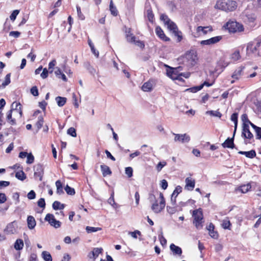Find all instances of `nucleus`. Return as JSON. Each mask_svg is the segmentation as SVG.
Wrapping results in <instances>:
<instances>
[{
	"label": "nucleus",
	"mask_w": 261,
	"mask_h": 261,
	"mask_svg": "<svg viewBox=\"0 0 261 261\" xmlns=\"http://www.w3.org/2000/svg\"><path fill=\"white\" fill-rule=\"evenodd\" d=\"M238 3L233 0H218L217 1L215 8L222 11L229 12L235 11L238 7Z\"/></svg>",
	"instance_id": "f257e3e1"
},
{
	"label": "nucleus",
	"mask_w": 261,
	"mask_h": 261,
	"mask_svg": "<svg viewBox=\"0 0 261 261\" xmlns=\"http://www.w3.org/2000/svg\"><path fill=\"white\" fill-rule=\"evenodd\" d=\"M246 51L247 54H254L258 56H261V38L247 44Z\"/></svg>",
	"instance_id": "f03ea898"
},
{
	"label": "nucleus",
	"mask_w": 261,
	"mask_h": 261,
	"mask_svg": "<svg viewBox=\"0 0 261 261\" xmlns=\"http://www.w3.org/2000/svg\"><path fill=\"white\" fill-rule=\"evenodd\" d=\"M184 63L188 66H194L197 62L198 57L196 52L194 50L187 51L182 57Z\"/></svg>",
	"instance_id": "7ed1b4c3"
},
{
	"label": "nucleus",
	"mask_w": 261,
	"mask_h": 261,
	"mask_svg": "<svg viewBox=\"0 0 261 261\" xmlns=\"http://www.w3.org/2000/svg\"><path fill=\"white\" fill-rule=\"evenodd\" d=\"M193 217H194L193 223L197 229H199L202 227L203 214L200 209H197L193 211Z\"/></svg>",
	"instance_id": "20e7f679"
},
{
	"label": "nucleus",
	"mask_w": 261,
	"mask_h": 261,
	"mask_svg": "<svg viewBox=\"0 0 261 261\" xmlns=\"http://www.w3.org/2000/svg\"><path fill=\"white\" fill-rule=\"evenodd\" d=\"M241 120L242 122V130H249L250 125L255 130H261V127L256 126L249 121L247 114H244L241 116Z\"/></svg>",
	"instance_id": "39448f33"
},
{
	"label": "nucleus",
	"mask_w": 261,
	"mask_h": 261,
	"mask_svg": "<svg viewBox=\"0 0 261 261\" xmlns=\"http://www.w3.org/2000/svg\"><path fill=\"white\" fill-rule=\"evenodd\" d=\"M226 26L227 29L230 32H241L244 31L243 25L237 21H228L227 22Z\"/></svg>",
	"instance_id": "423d86ee"
},
{
	"label": "nucleus",
	"mask_w": 261,
	"mask_h": 261,
	"mask_svg": "<svg viewBox=\"0 0 261 261\" xmlns=\"http://www.w3.org/2000/svg\"><path fill=\"white\" fill-rule=\"evenodd\" d=\"M160 201L159 204L156 200L154 203L152 204L151 209L155 213H159L161 212L165 206V200L164 198L163 194L162 193H160Z\"/></svg>",
	"instance_id": "0eeeda50"
},
{
	"label": "nucleus",
	"mask_w": 261,
	"mask_h": 261,
	"mask_svg": "<svg viewBox=\"0 0 261 261\" xmlns=\"http://www.w3.org/2000/svg\"><path fill=\"white\" fill-rule=\"evenodd\" d=\"M166 25H167V28L172 32L174 36L177 37V41L180 42L182 38L181 32L178 30L176 24L170 20Z\"/></svg>",
	"instance_id": "6e6552de"
},
{
	"label": "nucleus",
	"mask_w": 261,
	"mask_h": 261,
	"mask_svg": "<svg viewBox=\"0 0 261 261\" xmlns=\"http://www.w3.org/2000/svg\"><path fill=\"white\" fill-rule=\"evenodd\" d=\"M242 17L244 22L248 24L251 27H253L255 25V21L256 17L254 14L245 12Z\"/></svg>",
	"instance_id": "1a4fd4ad"
},
{
	"label": "nucleus",
	"mask_w": 261,
	"mask_h": 261,
	"mask_svg": "<svg viewBox=\"0 0 261 261\" xmlns=\"http://www.w3.org/2000/svg\"><path fill=\"white\" fill-rule=\"evenodd\" d=\"M181 70V67H178L177 68H172L169 70H168L167 74L169 77L173 80H180V75H182V73H179V72Z\"/></svg>",
	"instance_id": "9d476101"
},
{
	"label": "nucleus",
	"mask_w": 261,
	"mask_h": 261,
	"mask_svg": "<svg viewBox=\"0 0 261 261\" xmlns=\"http://www.w3.org/2000/svg\"><path fill=\"white\" fill-rule=\"evenodd\" d=\"M45 221L48 222L50 225L55 228H59L61 225V222L57 220L54 216L51 214H47L44 219Z\"/></svg>",
	"instance_id": "9b49d317"
},
{
	"label": "nucleus",
	"mask_w": 261,
	"mask_h": 261,
	"mask_svg": "<svg viewBox=\"0 0 261 261\" xmlns=\"http://www.w3.org/2000/svg\"><path fill=\"white\" fill-rule=\"evenodd\" d=\"M34 177L41 181L44 174V167L41 164H38L34 166Z\"/></svg>",
	"instance_id": "f8f14e48"
},
{
	"label": "nucleus",
	"mask_w": 261,
	"mask_h": 261,
	"mask_svg": "<svg viewBox=\"0 0 261 261\" xmlns=\"http://www.w3.org/2000/svg\"><path fill=\"white\" fill-rule=\"evenodd\" d=\"M173 135L175 136L174 141L175 142H179L182 143H188L190 140V136L186 134H176L173 133Z\"/></svg>",
	"instance_id": "ddd939ff"
},
{
	"label": "nucleus",
	"mask_w": 261,
	"mask_h": 261,
	"mask_svg": "<svg viewBox=\"0 0 261 261\" xmlns=\"http://www.w3.org/2000/svg\"><path fill=\"white\" fill-rule=\"evenodd\" d=\"M244 68V66H240L236 69L231 75V77L234 79L230 82L231 84L233 83L235 80H239L241 79L243 74Z\"/></svg>",
	"instance_id": "4468645a"
},
{
	"label": "nucleus",
	"mask_w": 261,
	"mask_h": 261,
	"mask_svg": "<svg viewBox=\"0 0 261 261\" xmlns=\"http://www.w3.org/2000/svg\"><path fill=\"white\" fill-rule=\"evenodd\" d=\"M222 39V36H218L212 37L210 39L202 40L200 42V44L203 45H212L219 42Z\"/></svg>",
	"instance_id": "2eb2a0df"
},
{
	"label": "nucleus",
	"mask_w": 261,
	"mask_h": 261,
	"mask_svg": "<svg viewBox=\"0 0 261 261\" xmlns=\"http://www.w3.org/2000/svg\"><path fill=\"white\" fill-rule=\"evenodd\" d=\"M17 222L14 221L7 225L5 231L8 234H14L17 232Z\"/></svg>",
	"instance_id": "dca6fc26"
},
{
	"label": "nucleus",
	"mask_w": 261,
	"mask_h": 261,
	"mask_svg": "<svg viewBox=\"0 0 261 261\" xmlns=\"http://www.w3.org/2000/svg\"><path fill=\"white\" fill-rule=\"evenodd\" d=\"M213 31V29L212 27L208 26V27H201L199 26L196 29L197 31V36H200L202 35H205L208 32H211Z\"/></svg>",
	"instance_id": "f3484780"
},
{
	"label": "nucleus",
	"mask_w": 261,
	"mask_h": 261,
	"mask_svg": "<svg viewBox=\"0 0 261 261\" xmlns=\"http://www.w3.org/2000/svg\"><path fill=\"white\" fill-rule=\"evenodd\" d=\"M236 132H233L232 138L228 137L222 144V146L223 148H233L234 144L233 143L234 137Z\"/></svg>",
	"instance_id": "a211bd4d"
},
{
	"label": "nucleus",
	"mask_w": 261,
	"mask_h": 261,
	"mask_svg": "<svg viewBox=\"0 0 261 261\" xmlns=\"http://www.w3.org/2000/svg\"><path fill=\"white\" fill-rule=\"evenodd\" d=\"M154 82L153 80H150L144 83L142 86V90L144 92H150L153 89Z\"/></svg>",
	"instance_id": "6ab92c4d"
},
{
	"label": "nucleus",
	"mask_w": 261,
	"mask_h": 261,
	"mask_svg": "<svg viewBox=\"0 0 261 261\" xmlns=\"http://www.w3.org/2000/svg\"><path fill=\"white\" fill-rule=\"evenodd\" d=\"M186 185L185 189L188 191H192L195 185V181L191 177H187L185 179Z\"/></svg>",
	"instance_id": "aec40b11"
},
{
	"label": "nucleus",
	"mask_w": 261,
	"mask_h": 261,
	"mask_svg": "<svg viewBox=\"0 0 261 261\" xmlns=\"http://www.w3.org/2000/svg\"><path fill=\"white\" fill-rule=\"evenodd\" d=\"M103 249L102 248H94L92 251L89 253L88 257L95 260L102 253Z\"/></svg>",
	"instance_id": "412c9836"
},
{
	"label": "nucleus",
	"mask_w": 261,
	"mask_h": 261,
	"mask_svg": "<svg viewBox=\"0 0 261 261\" xmlns=\"http://www.w3.org/2000/svg\"><path fill=\"white\" fill-rule=\"evenodd\" d=\"M11 110L13 113H19L20 116L22 115V111L21 110V105L19 102L16 101L13 102L11 105Z\"/></svg>",
	"instance_id": "4be33fe9"
},
{
	"label": "nucleus",
	"mask_w": 261,
	"mask_h": 261,
	"mask_svg": "<svg viewBox=\"0 0 261 261\" xmlns=\"http://www.w3.org/2000/svg\"><path fill=\"white\" fill-rule=\"evenodd\" d=\"M155 33L162 40L165 41H168L170 40L169 38L166 36L163 31L160 27H157L155 28Z\"/></svg>",
	"instance_id": "5701e85b"
},
{
	"label": "nucleus",
	"mask_w": 261,
	"mask_h": 261,
	"mask_svg": "<svg viewBox=\"0 0 261 261\" xmlns=\"http://www.w3.org/2000/svg\"><path fill=\"white\" fill-rule=\"evenodd\" d=\"M27 225L30 229H33L36 225V221L32 216H29L27 218Z\"/></svg>",
	"instance_id": "b1692460"
},
{
	"label": "nucleus",
	"mask_w": 261,
	"mask_h": 261,
	"mask_svg": "<svg viewBox=\"0 0 261 261\" xmlns=\"http://www.w3.org/2000/svg\"><path fill=\"white\" fill-rule=\"evenodd\" d=\"M170 249L172 251L174 255H180L182 253L181 249L179 247L176 246L174 244H171L170 245Z\"/></svg>",
	"instance_id": "393cba45"
},
{
	"label": "nucleus",
	"mask_w": 261,
	"mask_h": 261,
	"mask_svg": "<svg viewBox=\"0 0 261 261\" xmlns=\"http://www.w3.org/2000/svg\"><path fill=\"white\" fill-rule=\"evenodd\" d=\"M207 229L209 231V234L214 239H217L218 237V233L214 230V225L210 223L208 226Z\"/></svg>",
	"instance_id": "a878e982"
},
{
	"label": "nucleus",
	"mask_w": 261,
	"mask_h": 261,
	"mask_svg": "<svg viewBox=\"0 0 261 261\" xmlns=\"http://www.w3.org/2000/svg\"><path fill=\"white\" fill-rule=\"evenodd\" d=\"M100 168L102 172V175L105 177L107 175H110L112 174V172L110 168L106 165H101Z\"/></svg>",
	"instance_id": "bb28decb"
},
{
	"label": "nucleus",
	"mask_w": 261,
	"mask_h": 261,
	"mask_svg": "<svg viewBox=\"0 0 261 261\" xmlns=\"http://www.w3.org/2000/svg\"><path fill=\"white\" fill-rule=\"evenodd\" d=\"M240 154L245 155L247 158L252 159L256 156V152L254 150H251L249 151H240L238 152Z\"/></svg>",
	"instance_id": "cd10ccee"
},
{
	"label": "nucleus",
	"mask_w": 261,
	"mask_h": 261,
	"mask_svg": "<svg viewBox=\"0 0 261 261\" xmlns=\"http://www.w3.org/2000/svg\"><path fill=\"white\" fill-rule=\"evenodd\" d=\"M24 246L23 241L21 239H17L15 241L14 247L16 250H20L22 249Z\"/></svg>",
	"instance_id": "c85d7f7f"
},
{
	"label": "nucleus",
	"mask_w": 261,
	"mask_h": 261,
	"mask_svg": "<svg viewBox=\"0 0 261 261\" xmlns=\"http://www.w3.org/2000/svg\"><path fill=\"white\" fill-rule=\"evenodd\" d=\"M126 38L127 41L130 43L135 42L136 38L133 34L131 33L130 29H128V30L126 31Z\"/></svg>",
	"instance_id": "c756f323"
},
{
	"label": "nucleus",
	"mask_w": 261,
	"mask_h": 261,
	"mask_svg": "<svg viewBox=\"0 0 261 261\" xmlns=\"http://www.w3.org/2000/svg\"><path fill=\"white\" fill-rule=\"evenodd\" d=\"M13 113L12 111H9L7 113L6 119L8 123L11 125L15 124V119L12 117V114Z\"/></svg>",
	"instance_id": "7c9ffc66"
},
{
	"label": "nucleus",
	"mask_w": 261,
	"mask_h": 261,
	"mask_svg": "<svg viewBox=\"0 0 261 261\" xmlns=\"http://www.w3.org/2000/svg\"><path fill=\"white\" fill-rule=\"evenodd\" d=\"M66 98L58 96L56 98V101L59 107H63L66 102Z\"/></svg>",
	"instance_id": "2f4dec72"
},
{
	"label": "nucleus",
	"mask_w": 261,
	"mask_h": 261,
	"mask_svg": "<svg viewBox=\"0 0 261 261\" xmlns=\"http://www.w3.org/2000/svg\"><path fill=\"white\" fill-rule=\"evenodd\" d=\"M56 186L57 187V193L58 194L60 195L64 193L62 184L60 180H58L56 182Z\"/></svg>",
	"instance_id": "473e14b6"
},
{
	"label": "nucleus",
	"mask_w": 261,
	"mask_h": 261,
	"mask_svg": "<svg viewBox=\"0 0 261 261\" xmlns=\"http://www.w3.org/2000/svg\"><path fill=\"white\" fill-rule=\"evenodd\" d=\"M251 186L250 184L244 185L239 187V190L243 193H246L251 189Z\"/></svg>",
	"instance_id": "72a5a7b5"
},
{
	"label": "nucleus",
	"mask_w": 261,
	"mask_h": 261,
	"mask_svg": "<svg viewBox=\"0 0 261 261\" xmlns=\"http://www.w3.org/2000/svg\"><path fill=\"white\" fill-rule=\"evenodd\" d=\"M238 114L237 113H234L231 115V118H230L231 121L234 124V130H237V123H238Z\"/></svg>",
	"instance_id": "f704fd0d"
},
{
	"label": "nucleus",
	"mask_w": 261,
	"mask_h": 261,
	"mask_svg": "<svg viewBox=\"0 0 261 261\" xmlns=\"http://www.w3.org/2000/svg\"><path fill=\"white\" fill-rule=\"evenodd\" d=\"M43 122L44 121L43 117L42 116L38 117L37 121L35 124V127L36 129H40L42 128L43 127Z\"/></svg>",
	"instance_id": "c9c22d12"
},
{
	"label": "nucleus",
	"mask_w": 261,
	"mask_h": 261,
	"mask_svg": "<svg viewBox=\"0 0 261 261\" xmlns=\"http://www.w3.org/2000/svg\"><path fill=\"white\" fill-rule=\"evenodd\" d=\"M10 77H11V73H9L6 75V76L5 77V80L3 82L2 85L0 86V88L2 87L3 88H5L6 86L8 85L10 82Z\"/></svg>",
	"instance_id": "e433bc0d"
},
{
	"label": "nucleus",
	"mask_w": 261,
	"mask_h": 261,
	"mask_svg": "<svg viewBox=\"0 0 261 261\" xmlns=\"http://www.w3.org/2000/svg\"><path fill=\"white\" fill-rule=\"evenodd\" d=\"M53 208L55 210H63L64 208V205L63 204H61L60 202L58 201H55L53 203Z\"/></svg>",
	"instance_id": "4c0bfd02"
},
{
	"label": "nucleus",
	"mask_w": 261,
	"mask_h": 261,
	"mask_svg": "<svg viewBox=\"0 0 261 261\" xmlns=\"http://www.w3.org/2000/svg\"><path fill=\"white\" fill-rule=\"evenodd\" d=\"M15 177L20 180H23L26 178V175L23 171H18L15 173Z\"/></svg>",
	"instance_id": "58836bf2"
},
{
	"label": "nucleus",
	"mask_w": 261,
	"mask_h": 261,
	"mask_svg": "<svg viewBox=\"0 0 261 261\" xmlns=\"http://www.w3.org/2000/svg\"><path fill=\"white\" fill-rule=\"evenodd\" d=\"M42 256L45 261H52V257L50 254L46 251H44L42 253Z\"/></svg>",
	"instance_id": "ea45409f"
},
{
	"label": "nucleus",
	"mask_w": 261,
	"mask_h": 261,
	"mask_svg": "<svg viewBox=\"0 0 261 261\" xmlns=\"http://www.w3.org/2000/svg\"><path fill=\"white\" fill-rule=\"evenodd\" d=\"M110 10L111 11V14L114 16L117 15L118 11L115 7H114L112 0H111L110 3Z\"/></svg>",
	"instance_id": "a19ab883"
},
{
	"label": "nucleus",
	"mask_w": 261,
	"mask_h": 261,
	"mask_svg": "<svg viewBox=\"0 0 261 261\" xmlns=\"http://www.w3.org/2000/svg\"><path fill=\"white\" fill-rule=\"evenodd\" d=\"M86 230L87 233H90L92 232H95L99 230H101V228L87 226L86 227Z\"/></svg>",
	"instance_id": "79ce46f5"
},
{
	"label": "nucleus",
	"mask_w": 261,
	"mask_h": 261,
	"mask_svg": "<svg viewBox=\"0 0 261 261\" xmlns=\"http://www.w3.org/2000/svg\"><path fill=\"white\" fill-rule=\"evenodd\" d=\"M203 88V85H199L198 86L193 87L189 89H187L186 91H190L192 93H195L201 89H202Z\"/></svg>",
	"instance_id": "37998d69"
},
{
	"label": "nucleus",
	"mask_w": 261,
	"mask_h": 261,
	"mask_svg": "<svg viewBox=\"0 0 261 261\" xmlns=\"http://www.w3.org/2000/svg\"><path fill=\"white\" fill-rule=\"evenodd\" d=\"M146 15L148 20L152 22L153 20L154 15L151 9H148L146 10Z\"/></svg>",
	"instance_id": "c03bdc74"
},
{
	"label": "nucleus",
	"mask_w": 261,
	"mask_h": 261,
	"mask_svg": "<svg viewBox=\"0 0 261 261\" xmlns=\"http://www.w3.org/2000/svg\"><path fill=\"white\" fill-rule=\"evenodd\" d=\"M65 190L67 194L70 195H73L75 194V190L73 188H71L68 185L65 187Z\"/></svg>",
	"instance_id": "a18cd8bd"
},
{
	"label": "nucleus",
	"mask_w": 261,
	"mask_h": 261,
	"mask_svg": "<svg viewBox=\"0 0 261 261\" xmlns=\"http://www.w3.org/2000/svg\"><path fill=\"white\" fill-rule=\"evenodd\" d=\"M241 56L239 51H236L231 55V59L233 61H237L240 59Z\"/></svg>",
	"instance_id": "49530a36"
},
{
	"label": "nucleus",
	"mask_w": 261,
	"mask_h": 261,
	"mask_svg": "<svg viewBox=\"0 0 261 261\" xmlns=\"http://www.w3.org/2000/svg\"><path fill=\"white\" fill-rule=\"evenodd\" d=\"M206 113L211 116H214L219 118L221 116V114L217 111H207Z\"/></svg>",
	"instance_id": "de8ad7c7"
},
{
	"label": "nucleus",
	"mask_w": 261,
	"mask_h": 261,
	"mask_svg": "<svg viewBox=\"0 0 261 261\" xmlns=\"http://www.w3.org/2000/svg\"><path fill=\"white\" fill-rule=\"evenodd\" d=\"M222 227L224 229H230L229 226L230 225V222L229 220L228 219V218L224 219L223 221L222 224Z\"/></svg>",
	"instance_id": "09e8293b"
},
{
	"label": "nucleus",
	"mask_w": 261,
	"mask_h": 261,
	"mask_svg": "<svg viewBox=\"0 0 261 261\" xmlns=\"http://www.w3.org/2000/svg\"><path fill=\"white\" fill-rule=\"evenodd\" d=\"M182 192V188L181 186H177L175 190H174L173 193L172 195H173V196H175V197H176L177 196V195L180 193L181 192Z\"/></svg>",
	"instance_id": "8fccbe9b"
},
{
	"label": "nucleus",
	"mask_w": 261,
	"mask_h": 261,
	"mask_svg": "<svg viewBox=\"0 0 261 261\" xmlns=\"http://www.w3.org/2000/svg\"><path fill=\"white\" fill-rule=\"evenodd\" d=\"M242 136L248 139H251L253 137L251 132H242Z\"/></svg>",
	"instance_id": "3c124183"
},
{
	"label": "nucleus",
	"mask_w": 261,
	"mask_h": 261,
	"mask_svg": "<svg viewBox=\"0 0 261 261\" xmlns=\"http://www.w3.org/2000/svg\"><path fill=\"white\" fill-rule=\"evenodd\" d=\"M133 170L130 167H126L125 169V173L128 177H131L133 176Z\"/></svg>",
	"instance_id": "603ef678"
},
{
	"label": "nucleus",
	"mask_w": 261,
	"mask_h": 261,
	"mask_svg": "<svg viewBox=\"0 0 261 261\" xmlns=\"http://www.w3.org/2000/svg\"><path fill=\"white\" fill-rule=\"evenodd\" d=\"M27 163L28 164H32L34 161V157L31 153H28L27 155Z\"/></svg>",
	"instance_id": "864d4df0"
},
{
	"label": "nucleus",
	"mask_w": 261,
	"mask_h": 261,
	"mask_svg": "<svg viewBox=\"0 0 261 261\" xmlns=\"http://www.w3.org/2000/svg\"><path fill=\"white\" fill-rule=\"evenodd\" d=\"M160 18L162 21H163L165 25H166L167 23H169V22L170 21V19L168 17V16L165 14H162L161 15Z\"/></svg>",
	"instance_id": "5fc2aeb1"
},
{
	"label": "nucleus",
	"mask_w": 261,
	"mask_h": 261,
	"mask_svg": "<svg viewBox=\"0 0 261 261\" xmlns=\"http://www.w3.org/2000/svg\"><path fill=\"white\" fill-rule=\"evenodd\" d=\"M19 12V11L18 10H15L13 11L11 15L10 16V18L11 20L14 21L17 16V15L18 14Z\"/></svg>",
	"instance_id": "6e6d98bb"
},
{
	"label": "nucleus",
	"mask_w": 261,
	"mask_h": 261,
	"mask_svg": "<svg viewBox=\"0 0 261 261\" xmlns=\"http://www.w3.org/2000/svg\"><path fill=\"white\" fill-rule=\"evenodd\" d=\"M38 205L42 208H44L45 206V202L44 198H41L39 199L37 202Z\"/></svg>",
	"instance_id": "4d7b16f0"
},
{
	"label": "nucleus",
	"mask_w": 261,
	"mask_h": 261,
	"mask_svg": "<svg viewBox=\"0 0 261 261\" xmlns=\"http://www.w3.org/2000/svg\"><path fill=\"white\" fill-rule=\"evenodd\" d=\"M33 49L32 48L31 49V51L30 53H29L28 56H27V58H30L31 59V61L32 62H34L36 59V55L34 54H33Z\"/></svg>",
	"instance_id": "13d9d810"
},
{
	"label": "nucleus",
	"mask_w": 261,
	"mask_h": 261,
	"mask_svg": "<svg viewBox=\"0 0 261 261\" xmlns=\"http://www.w3.org/2000/svg\"><path fill=\"white\" fill-rule=\"evenodd\" d=\"M31 93L33 95H34L35 96H38L39 94V93H38V90L37 87L36 86H33L31 89Z\"/></svg>",
	"instance_id": "bf43d9fd"
},
{
	"label": "nucleus",
	"mask_w": 261,
	"mask_h": 261,
	"mask_svg": "<svg viewBox=\"0 0 261 261\" xmlns=\"http://www.w3.org/2000/svg\"><path fill=\"white\" fill-rule=\"evenodd\" d=\"M166 165V163L165 162H159L156 166V170L159 172Z\"/></svg>",
	"instance_id": "052dcab7"
},
{
	"label": "nucleus",
	"mask_w": 261,
	"mask_h": 261,
	"mask_svg": "<svg viewBox=\"0 0 261 261\" xmlns=\"http://www.w3.org/2000/svg\"><path fill=\"white\" fill-rule=\"evenodd\" d=\"M27 197L29 199H34L36 197V193L33 190H31L27 195Z\"/></svg>",
	"instance_id": "680f3d73"
},
{
	"label": "nucleus",
	"mask_w": 261,
	"mask_h": 261,
	"mask_svg": "<svg viewBox=\"0 0 261 261\" xmlns=\"http://www.w3.org/2000/svg\"><path fill=\"white\" fill-rule=\"evenodd\" d=\"M48 71L47 70V69L45 68L43 69V71L41 73V77L44 79H46L47 76H48Z\"/></svg>",
	"instance_id": "e2e57ef3"
},
{
	"label": "nucleus",
	"mask_w": 261,
	"mask_h": 261,
	"mask_svg": "<svg viewBox=\"0 0 261 261\" xmlns=\"http://www.w3.org/2000/svg\"><path fill=\"white\" fill-rule=\"evenodd\" d=\"M76 9H77V15H78L79 18L81 19V20H84L85 18V17L81 12L80 7L79 6H77Z\"/></svg>",
	"instance_id": "0e129e2a"
},
{
	"label": "nucleus",
	"mask_w": 261,
	"mask_h": 261,
	"mask_svg": "<svg viewBox=\"0 0 261 261\" xmlns=\"http://www.w3.org/2000/svg\"><path fill=\"white\" fill-rule=\"evenodd\" d=\"M129 234L134 239L137 238V234L141 235V232L139 230H135L133 232H129Z\"/></svg>",
	"instance_id": "69168bd1"
},
{
	"label": "nucleus",
	"mask_w": 261,
	"mask_h": 261,
	"mask_svg": "<svg viewBox=\"0 0 261 261\" xmlns=\"http://www.w3.org/2000/svg\"><path fill=\"white\" fill-rule=\"evenodd\" d=\"M167 212L170 214H173L174 213H175L176 211V209L175 207H172V206H167Z\"/></svg>",
	"instance_id": "338daca9"
},
{
	"label": "nucleus",
	"mask_w": 261,
	"mask_h": 261,
	"mask_svg": "<svg viewBox=\"0 0 261 261\" xmlns=\"http://www.w3.org/2000/svg\"><path fill=\"white\" fill-rule=\"evenodd\" d=\"M20 33L18 31H11L9 33V36H13L15 38H18L19 37Z\"/></svg>",
	"instance_id": "774afa93"
}]
</instances>
